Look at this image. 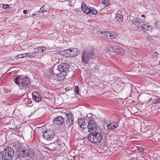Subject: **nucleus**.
<instances>
[{
    "mask_svg": "<svg viewBox=\"0 0 160 160\" xmlns=\"http://www.w3.org/2000/svg\"><path fill=\"white\" fill-rule=\"evenodd\" d=\"M70 57H73L76 56V54H75V52H74V50L70 49Z\"/></svg>",
    "mask_w": 160,
    "mask_h": 160,
    "instance_id": "29",
    "label": "nucleus"
},
{
    "mask_svg": "<svg viewBox=\"0 0 160 160\" xmlns=\"http://www.w3.org/2000/svg\"><path fill=\"white\" fill-rule=\"evenodd\" d=\"M160 22H156L155 24V26L157 28H160V26L159 25V24Z\"/></svg>",
    "mask_w": 160,
    "mask_h": 160,
    "instance_id": "35",
    "label": "nucleus"
},
{
    "mask_svg": "<svg viewBox=\"0 0 160 160\" xmlns=\"http://www.w3.org/2000/svg\"><path fill=\"white\" fill-rule=\"evenodd\" d=\"M2 7L3 8L5 9H10V7L8 4H5L4 5H3Z\"/></svg>",
    "mask_w": 160,
    "mask_h": 160,
    "instance_id": "34",
    "label": "nucleus"
},
{
    "mask_svg": "<svg viewBox=\"0 0 160 160\" xmlns=\"http://www.w3.org/2000/svg\"><path fill=\"white\" fill-rule=\"evenodd\" d=\"M27 150V155H26V158L28 157L31 158L34 155V152L32 150H28L26 149Z\"/></svg>",
    "mask_w": 160,
    "mask_h": 160,
    "instance_id": "25",
    "label": "nucleus"
},
{
    "mask_svg": "<svg viewBox=\"0 0 160 160\" xmlns=\"http://www.w3.org/2000/svg\"><path fill=\"white\" fill-rule=\"evenodd\" d=\"M10 146L14 148L15 149H16V150L17 149H18L19 148L22 147L20 142L17 140H15L11 141L10 143Z\"/></svg>",
    "mask_w": 160,
    "mask_h": 160,
    "instance_id": "14",
    "label": "nucleus"
},
{
    "mask_svg": "<svg viewBox=\"0 0 160 160\" xmlns=\"http://www.w3.org/2000/svg\"><path fill=\"white\" fill-rule=\"evenodd\" d=\"M42 52H43L46 50V48L44 46H42Z\"/></svg>",
    "mask_w": 160,
    "mask_h": 160,
    "instance_id": "39",
    "label": "nucleus"
},
{
    "mask_svg": "<svg viewBox=\"0 0 160 160\" xmlns=\"http://www.w3.org/2000/svg\"><path fill=\"white\" fill-rule=\"evenodd\" d=\"M28 11L26 10H24L23 11V13L25 14H26L28 13Z\"/></svg>",
    "mask_w": 160,
    "mask_h": 160,
    "instance_id": "42",
    "label": "nucleus"
},
{
    "mask_svg": "<svg viewBox=\"0 0 160 160\" xmlns=\"http://www.w3.org/2000/svg\"><path fill=\"white\" fill-rule=\"evenodd\" d=\"M70 0H66L67 1L69 2Z\"/></svg>",
    "mask_w": 160,
    "mask_h": 160,
    "instance_id": "45",
    "label": "nucleus"
},
{
    "mask_svg": "<svg viewBox=\"0 0 160 160\" xmlns=\"http://www.w3.org/2000/svg\"><path fill=\"white\" fill-rule=\"evenodd\" d=\"M152 97H150V99H149V100L146 102V103L147 105H151L153 104V103H152L153 100H152Z\"/></svg>",
    "mask_w": 160,
    "mask_h": 160,
    "instance_id": "30",
    "label": "nucleus"
},
{
    "mask_svg": "<svg viewBox=\"0 0 160 160\" xmlns=\"http://www.w3.org/2000/svg\"><path fill=\"white\" fill-rule=\"evenodd\" d=\"M90 13H91L95 15L97 13V11L93 8H90Z\"/></svg>",
    "mask_w": 160,
    "mask_h": 160,
    "instance_id": "27",
    "label": "nucleus"
},
{
    "mask_svg": "<svg viewBox=\"0 0 160 160\" xmlns=\"http://www.w3.org/2000/svg\"><path fill=\"white\" fill-rule=\"evenodd\" d=\"M88 121L86 118H81L78 121V124L81 128L83 129V130H86L87 128Z\"/></svg>",
    "mask_w": 160,
    "mask_h": 160,
    "instance_id": "10",
    "label": "nucleus"
},
{
    "mask_svg": "<svg viewBox=\"0 0 160 160\" xmlns=\"http://www.w3.org/2000/svg\"><path fill=\"white\" fill-rule=\"evenodd\" d=\"M81 8L83 12L87 14H89L90 13V8H89L86 6L85 4L83 5L82 3Z\"/></svg>",
    "mask_w": 160,
    "mask_h": 160,
    "instance_id": "20",
    "label": "nucleus"
},
{
    "mask_svg": "<svg viewBox=\"0 0 160 160\" xmlns=\"http://www.w3.org/2000/svg\"><path fill=\"white\" fill-rule=\"evenodd\" d=\"M141 28L142 29H146L149 31L152 29V27L151 26L145 24H143L141 26Z\"/></svg>",
    "mask_w": 160,
    "mask_h": 160,
    "instance_id": "24",
    "label": "nucleus"
},
{
    "mask_svg": "<svg viewBox=\"0 0 160 160\" xmlns=\"http://www.w3.org/2000/svg\"><path fill=\"white\" fill-rule=\"evenodd\" d=\"M16 154L17 158H21L22 157L26 158L27 155V150L22 147L17 149L16 151Z\"/></svg>",
    "mask_w": 160,
    "mask_h": 160,
    "instance_id": "8",
    "label": "nucleus"
},
{
    "mask_svg": "<svg viewBox=\"0 0 160 160\" xmlns=\"http://www.w3.org/2000/svg\"><path fill=\"white\" fill-rule=\"evenodd\" d=\"M36 16V15L35 14V13H34L32 15L31 17H32V18H33V17L34 16Z\"/></svg>",
    "mask_w": 160,
    "mask_h": 160,
    "instance_id": "43",
    "label": "nucleus"
},
{
    "mask_svg": "<svg viewBox=\"0 0 160 160\" xmlns=\"http://www.w3.org/2000/svg\"><path fill=\"white\" fill-rule=\"evenodd\" d=\"M117 126V124L115 122H113L108 125L107 126V128L108 130H113L116 128Z\"/></svg>",
    "mask_w": 160,
    "mask_h": 160,
    "instance_id": "19",
    "label": "nucleus"
},
{
    "mask_svg": "<svg viewBox=\"0 0 160 160\" xmlns=\"http://www.w3.org/2000/svg\"><path fill=\"white\" fill-rule=\"evenodd\" d=\"M66 116L67 119L66 121V124L69 127H70L72 125L73 123V119L72 118V114H68Z\"/></svg>",
    "mask_w": 160,
    "mask_h": 160,
    "instance_id": "16",
    "label": "nucleus"
},
{
    "mask_svg": "<svg viewBox=\"0 0 160 160\" xmlns=\"http://www.w3.org/2000/svg\"><path fill=\"white\" fill-rule=\"evenodd\" d=\"M93 53L90 51H84L82 57V61L85 64H88L92 63L93 61Z\"/></svg>",
    "mask_w": 160,
    "mask_h": 160,
    "instance_id": "5",
    "label": "nucleus"
},
{
    "mask_svg": "<svg viewBox=\"0 0 160 160\" xmlns=\"http://www.w3.org/2000/svg\"><path fill=\"white\" fill-rule=\"evenodd\" d=\"M102 4L105 7H106L110 4V2L108 0H104L102 2Z\"/></svg>",
    "mask_w": 160,
    "mask_h": 160,
    "instance_id": "28",
    "label": "nucleus"
},
{
    "mask_svg": "<svg viewBox=\"0 0 160 160\" xmlns=\"http://www.w3.org/2000/svg\"><path fill=\"white\" fill-rule=\"evenodd\" d=\"M61 55L67 57H70V49H67L62 51L60 52Z\"/></svg>",
    "mask_w": 160,
    "mask_h": 160,
    "instance_id": "21",
    "label": "nucleus"
},
{
    "mask_svg": "<svg viewBox=\"0 0 160 160\" xmlns=\"http://www.w3.org/2000/svg\"><path fill=\"white\" fill-rule=\"evenodd\" d=\"M45 5H43L41 7L40 9L39 10V11L41 13H44L45 12H47V10H44V7H45Z\"/></svg>",
    "mask_w": 160,
    "mask_h": 160,
    "instance_id": "31",
    "label": "nucleus"
},
{
    "mask_svg": "<svg viewBox=\"0 0 160 160\" xmlns=\"http://www.w3.org/2000/svg\"><path fill=\"white\" fill-rule=\"evenodd\" d=\"M73 50L74 52H75V54H76V56L80 53V50L79 49L77 48H73Z\"/></svg>",
    "mask_w": 160,
    "mask_h": 160,
    "instance_id": "32",
    "label": "nucleus"
},
{
    "mask_svg": "<svg viewBox=\"0 0 160 160\" xmlns=\"http://www.w3.org/2000/svg\"><path fill=\"white\" fill-rule=\"evenodd\" d=\"M90 133L88 137V139L90 142L95 143L101 142L103 138L102 133L96 131Z\"/></svg>",
    "mask_w": 160,
    "mask_h": 160,
    "instance_id": "3",
    "label": "nucleus"
},
{
    "mask_svg": "<svg viewBox=\"0 0 160 160\" xmlns=\"http://www.w3.org/2000/svg\"><path fill=\"white\" fill-rule=\"evenodd\" d=\"M36 52H35L24 53V55L25 58H32L36 56Z\"/></svg>",
    "mask_w": 160,
    "mask_h": 160,
    "instance_id": "17",
    "label": "nucleus"
},
{
    "mask_svg": "<svg viewBox=\"0 0 160 160\" xmlns=\"http://www.w3.org/2000/svg\"><path fill=\"white\" fill-rule=\"evenodd\" d=\"M42 47L41 48H38V51H39L40 52H42Z\"/></svg>",
    "mask_w": 160,
    "mask_h": 160,
    "instance_id": "41",
    "label": "nucleus"
},
{
    "mask_svg": "<svg viewBox=\"0 0 160 160\" xmlns=\"http://www.w3.org/2000/svg\"><path fill=\"white\" fill-rule=\"evenodd\" d=\"M40 11H36L35 13V14L36 15H38L39 14V13H40Z\"/></svg>",
    "mask_w": 160,
    "mask_h": 160,
    "instance_id": "40",
    "label": "nucleus"
},
{
    "mask_svg": "<svg viewBox=\"0 0 160 160\" xmlns=\"http://www.w3.org/2000/svg\"><path fill=\"white\" fill-rule=\"evenodd\" d=\"M119 46L114 45H111L109 48V50L111 52H117Z\"/></svg>",
    "mask_w": 160,
    "mask_h": 160,
    "instance_id": "23",
    "label": "nucleus"
},
{
    "mask_svg": "<svg viewBox=\"0 0 160 160\" xmlns=\"http://www.w3.org/2000/svg\"><path fill=\"white\" fill-rule=\"evenodd\" d=\"M130 22L131 24H132L137 27L138 29L141 28V24L139 21L136 20H132L130 21Z\"/></svg>",
    "mask_w": 160,
    "mask_h": 160,
    "instance_id": "18",
    "label": "nucleus"
},
{
    "mask_svg": "<svg viewBox=\"0 0 160 160\" xmlns=\"http://www.w3.org/2000/svg\"><path fill=\"white\" fill-rule=\"evenodd\" d=\"M46 78L52 79L61 81L64 79L66 76V72H60L55 68H51L47 70L45 74Z\"/></svg>",
    "mask_w": 160,
    "mask_h": 160,
    "instance_id": "1",
    "label": "nucleus"
},
{
    "mask_svg": "<svg viewBox=\"0 0 160 160\" xmlns=\"http://www.w3.org/2000/svg\"><path fill=\"white\" fill-rule=\"evenodd\" d=\"M75 92L78 93V94H79V87L78 86H75Z\"/></svg>",
    "mask_w": 160,
    "mask_h": 160,
    "instance_id": "36",
    "label": "nucleus"
},
{
    "mask_svg": "<svg viewBox=\"0 0 160 160\" xmlns=\"http://www.w3.org/2000/svg\"><path fill=\"white\" fill-rule=\"evenodd\" d=\"M14 154V151L12 148L6 147L3 151H0V156H2V160H12Z\"/></svg>",
    "mask_w": 160,
    "mask_h": 160,
    "instance_id": "2",
    "label": "nucleus"
},
{
    "mask_svg": "<svg viewBox=\"0 0 160 160\" xmlns=\"http://www.w3.org/2000/svg\"><path fill=\"white\" fill-rule=\"evenodd\" d=\"M123 20V13L121 10H119L116 13L115 20L121 23L122 22Z\"/></svg>",
    "mask_w": 160,
    "mask_h": 160,
    "instance_id": "13",
    "label": "nucleus"
},
{
    "mask_svg": "<svg viewBox=\"0 0 160 160\" xmlns=\"http://www.w3.org/2000/svg\"><path fill=\"white\" fill-rule=\"evenodd\" d=\"M141 17H142V18H145V16H144V15H143V14H142V15H141Z\"/></svg>",
    "mask_w": 160,
    "mask_h": 160,
    "instance_id": "44",
    "label": "nucleus"
},
{
    "mask_svg": "<svg viewBox=\"0 0 160 160\" xmlns=\"http://www.w3.org/2000/svg\"><path fill=\"white\" fill-rule=\"evenodd\" d=\"M104 36L107 38L113 39L117 37L118 34L114 32H104Z\"/></svg>",
    "mask_w": 160,
    "mask_h": 160,
    "instance_id": "11",
    "label": "nucleus"
},
{
    "mask_svg": "<svg viewBox=\"0 0 160 160\" xmlns=\"http://www.w3.org/2000/svg\"><path fill=\"white\" fill-rule=\"evenodd\" d=\"M117 52L122 54H124L125 53L124 50L120 46H119V48L118 49Z\"/></svg>",
    "mask_w": 160,
    "mask_h": 160,
    "instance_id": "26",
    "label": "nucleus"
},
{
    "mask_svg": "<svg viewBox=\"0 0 160 160\" xmlns=\"http://www.w3.org/2000/svg\"><path fill=\"white\" fill-rule=\"evenodd\" d=\"M152 99L153 100L152 103H153V104L158 103H160V98L158 97H156L155 96L153 95L152 96Z\"/></svg>",
    "mask_w": 160,
    "mask_h": 160,
    "instance_id": "22",
    "label": "nucleus"
},
{
    "mask_svg": "<svg viewBox=\"0 0 160 160\" xmlns=\"http://www.w3.org/2000/svg\"><path fill=\"white\" fill-rule=\"evenodd\" d=\"M88 127L86 130H88L90 133L96 131L97 126L95 122L92 119L88 120Z\"/></svg>",
    "mask_w": 160,
    "mask_h": 160,
    "instance_id": "6",
    "label": "nucleus"
},
{
    "mask_svg": "<svg viewBox=\"0 0 160 160\" xmlns=\"http://www.w3.org/2000/svg\"><path fill=\"white\" fill-rule=\"evenodd\" d=\"M24 53L20 54L19 55H18L16 56L17 58H25L24 56Z\"/></svg>",
    "mask_w": 160,
    "mask_h": 160,
    "instance_id": "33",
    "label": "nucleus"
},
{
    "mask_svg": "<svg viewBox=\"0 0 160 160\" xmlns=\"http://www.w3.org/2000/svg\"><path fill=\"white\" fill-rule=\"evenodd\" d=\"M143 23V22H142V23Z\"/></svg>",
    "mask_w": 160,
    "mask_h": 160,
    "instance_id": "46",
    "label": "nucleus"
},
{
    "mask_svg": "<svg viewBox=\"0 0 160 160\" xmlns=\"http://www.w3.org/2000/svg\"><path fill=\"white\" fill-rule=\"evenodd\" d=\"M69 68V65L66 63H63L60 64L57 67V70L60 72H65L67 71Z\"/></svg>",
    "mask_w": 160,
    "mask_h": 160,
    "instance_id": "9",
    "label": "nucleus"
},
{
    "mask_svg": "<svg viewBox=\"0 0 160 160\" xmlns=\"http://www.w3.org/2000/svg\"><path fill=\"white\" fill-rule=\"evenodd\" d=\"M153 56L155 57V58H157L158 56V53L157 52H155L153 53Z\"/></svg>",
    "mask_w": 160,
    "mask_h": 160,
    "instance_id": "38",
    "label": "nucleus"
},
{
    "mask_svg": "<svg viewBox=\"0 0 160 160\" xmlns=\"http://www.w3.org/2000/svg\"><path fill=\"white\" fill-rule=\"evenodd\" d=\"M32 99L35 102H39L41 100L42 98L40 94L37 92L32 93Z\"/></svg>",
    "mask_w": 160,
    "mask_h": 160,
    "instance_id": "15",
    "label": "nucleus"
},
{
    "mask_svg": "<svg viewBox=\"0 0 160 160\" xmlns=\"http://www.w3.org/2000/svg\"><path fill=\"white\" fill-rule=\"evenodd\" d=\"M53 122L54 124L61 125L63 124L64 120L62 117L58 116L54 118Z\"/></svg>",
    "mask_w": 160,
    "mask_h": 160,
    "instance_id": "12",
    "label": "nucleus"
},
{
    "mask_svg": "<svg viewBox=\"0 0 160 160\" xmlns=\"http://www.w3.org/2000/svg\"><path fill=\"white\" fill-rule=\"evenodd\" d=\"M14 82L18 85L20 88L22 87L26 88L29 84V79L26 77L21 76L16 77L14 79Z\"/></svg>",
    "mask_w": 160,
    "mask_h": 160,
    "instance_id": "4",
    "label": "nucleus"
},
{
    "mask_svg": "<svg viewBox=\"0 0 160 160\" xmlns=\"http://www.w3.org/2000/svg\"><path fill=\"white\" fill-rule=\"evenodd\" d=\"M43 136L46 139L50 141L53 139L55 135L51 129L45 131L43 133Z\"/></svg>",
    "mask_w": 160,
    "mask_h": 160,
    "instance_id": "7",
    "label": "nucleus"
},
{
    "mask_svg": "<svg viewBox=\"0 0 160 160\" xmlns=\"http://www.w3.org/2000/svg\"><path fill=\"white\" fill-rule=\"evenodd\" d=\"M138 149L140 152H142L143 151V149L141 147L138 148Z\"/></svg>",
    "mask_w": 160,
    "mask_h": 160,
    "instance_id": "37",
    "label": "nucleus"
}]
</instances>
